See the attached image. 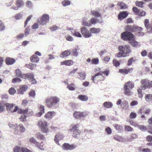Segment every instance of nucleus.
Wrapping results in <instances>:
<instances>
[{"instance_id": "58836bf2", "label": "nucleus", "mask_w": 152, "mask_h": 152, "mask_svg": "<svg viewBox=\"0 0 152 152\" xmlns=\"http://www.w3.org/2000/svg\"><path fill=\"white\" fill-rule=\"evenodd\" d=\"M136 58L135 57H132L130 58L128 61L127 65L129 66L131 65L133 62H135L136 60Z\"/></svg>"}, {"instance_id": "f03ea898", "label": "nucleus", "mask_w": 152, "mask_h": 152, "mask_svg": "<svg viewBox=\"0 0 152 152\" xmlns=\"http://www.w3.org/2000/svg\"><path fill=\"white\" fill-rule=\"evenodd\" d=\"M60 99L56 96H51L46 98L45 100L46 105L48 107L51 108L58 104Z\"/></svg>"}, {"instance_id": "bb28decb", "label": "nucleus", "mask_w": 152, "mask_h": 152, "mask_svg": "<svg viewBox=\"0 0 152 152\" xmlns=\"http://www.w3.org/2000/svg\"><path fill=\"white\" fill-rule=\"evenodd\" d=\"M24 2L22 0H17L16 1V5L19 8L23 7L24 5Z\"/></svg>"}, {"instance_id": "69168bd1", "label": "nucleus", "mask_w": 152, "mask_h": 152, "mask_svg": "<svg viewBox=\"0 0 152 152\" xmlns=\"http://www.w3.org/2000/svg\"><path fill=\"white\" fill-rule=\"evenodd\" d=\"M29 95L30 96L34 97L35 95V92L34 90H31L29 93Z\"/></svg>"}, {"instance_id": "c03bdc74", "label": "nucleus", "mask_w": 152, "mask_h": 152, "mask_svg": "<svg viewBox=\"0 0 152 152\" xmlns=\"http://www.w3.org/2000/svg\"><path fill=\"white\" fill-rule=\"evenodd\" d=\"M89 21L90 26L92 24H95L97 23V19L94 18H92Z\"/></svg>"}, {"instance_id": "f8f14e48", "label": "nucleus", "mask_w": 152, "mask_h": 152, "mask_svg": "<svg viewBox=\"0 0 152 152\" xmlns=\"http://www.w3.org/2000/svg\"><path fill=\"white\" fill-rule=\"evenodd\" d=\"M141 83L142 88L145 89L148 88H150V82L147 79H143L141 80Z\"/></svg>"}, {"instance_id": "13d9d810", "label": "nucleus", "mask_w": 152, "mask_h": 152, "mask_svg": "<svg viewBox=\"0 0 152 152\" xmlns=\"http://www.w3.org/2000/svg\"><path fill=\"white\" fill-rule=\"evenodd\" d=\"M43 142H42L40 143V144H38L37 145H35V146L36 147L38 148L39 149H40V150H44V149L43 148Z\"/></svg>"}, {"instance_id": "dca6fc26", "label": "nucleus", "mask_w": 152, "mask_h": 152, "mask_svg": "<svg viewBox=\"0 0 152 152\" xmlns=\"http://www.w3.org/2000/svg\"><path fill=\"white\" fill-rule=\"evenodd\" d=\"M73 61L71 60H66L61 62V65H65L67 66H70L73 64Z\"/></svg>"}, {"instance_id": "6ab92c4d", "label": "nucleus", "mask_w": 152, "mask_h": 152, "mask_svg": "<svg viewBox=\"0 0 152 152\" xmlns=\"http://www.w3.org/2000/svg\"><path fill=\"white\" fill-rule=\"evenodd\" d=\"M15 61V60L12 58L7 57L5 59V62L7 65H11L14 63Z\"/></svg>"}, {"instance_id": "0e129e2a", "label": "nucleus", "mask_w": 152, "mask_h": 152, "mask_svg": "<svg viewBox=\"0 0 152 152\" xmlns=\"http://www.w3.org/2000/svg\"><path fill=\"white\" fill-rule=\"evenodd\" d=\"M21 81V79L18 77H16L12 79V82L16 83L17 82H20Z\"/></svg>"}, {"instance_id": "f257e3e1", "label": "nucleus", "mask_w": 152, "mask_h": 152, "mask_svg": "<svg viewBox=\"0 0 152 152\" xmlns=\"http://www.w3.org/2000/svg\"><path fill=\"white\" fill-rule=\"evenodd\" d=\"M121 38L124 40L128 41L133 47H139V43L134 40V35L130 32L124 31L121 34Z\"/></svg>"}, {"instance_id": "ea45409f", "label": "nucleus", "mask_w": 152, "mask_h": 152, "mask_svg": "<svg viewBox=\"0 0 152 152\" xmlns=\"http://www.w3.org/2000/svg\"><path fill=\"white\" fill-rule=\"evenodd\" d=\"M118 4L120 7L121 9H125L127 8V6L125 4L122 2H119Z\"/></svg>"}, {"instance_id": "09e8293b", "label": "nucleus", "mask_w": 152, "mask_h": 152, "mask_svg": "<svg viewBox=\"0 0 152 152\" xmlns=\"http://www.w3.org/2000/svg\"><path fill=\"white\" fill-rule=\"evenodd\" d=\"M124 129L125 131L127 132H132L133 130V129L129 126H125Z\"/></svg>"}, {"instance_id": "aec40b11", "label": "nucleus", "mask_w": 152, "mask_h": 152, "mask_svg": "<svg viewBox=\"0 0 152 152\" xmlns=\"http://www.w3.org/2000/svg\"><path fill=\"white\" fill-rule=\"evenodd\" d=\"M44 106L42 105H40V107H39L38 109L39 111H40L36 115L38 117H39L41 116V115L45 112V108Z\"/></svg>"}, {"instance_id": "5fc2aeb1", "label": "nucleus", "mask_w": 152, "mask_h": 152, "mask_svg": "<svg viewBox=\"0 0 152 152\" xmlns=\"http://www.w3.org/2000/svg\"><path fill=\"white\" fill-rule=\"evenodd\" d=\"M21 152H32L31 151L28 149L27 148L23 147L21 148Z\"/></svg>"}, {"instance_id": "37998d69", "label": "nucleus", "mask_w": 152, "mask_h": 152, "mask_svg": "<svg viewBox=\"0 0 152 152\" xmlns=\"http://www.w3.org/2000/svg\"><path fill=\"white\" fill-rule=\"evenodd\" d=\"M29 141L31 143H33L35 144V145L39 144V142L33 137L31 138L29 140Z\"/></svg>"}, {"instance_id": "4d7b16f0", "label": "nucleus", "mask_w": 152, "mask_h": 152, "mask_svg": "<svg viewBox=\"0 0 152 152\" xmlns=\"http://www.w3.org/2000/svg\"><path fill=\"white\" fill-rule=\"evenodd\" d=\"M60 135L59 134H57L55 135V138H54V140L56 143L58 144H59V140L58 138H59Z\"/></svg>"}, {"instance_id": "6e6552de", "label": "nucleus", "mask_w": 152, "mask_h": 152, "mask_svg": "<svg viewBox=\"0 0 152 152\" xmlns=\"http://www.w3.org/2000/svg\"><path fill=\"white\" fill-rule=\"evenodd\" d=\"M88 114L86 112L75 111L73 114L74 117L77 118H84Z\"/></svg>"}, {"instance_id": "a878e982", "label": "nucleus", "mask_w": 152, "mask_h": 152, "mask_svg": "<svg viewBox=\"0 0 152 152\" xmlns=\"http://www.w3.org/2000/svg\"><path fill=\"white\" fill-rule=\"evenodd\" d=\"M100 29L99 28L93 27L90 29V31L93 34H97L100 31Z\"/></svg>"}, {"instance_id": "b1692460", "label": "nucleus", "mask_w": 152, "mask_h": 152, "mask_svg": "<svg viewBox=\"0 0 152 152\" xmlns=\"http://www.w3.org/2000/svg\"><path fill=\"white\" fill-rule=\"evenodd\" d=\"M55 113L54 111H50L45 114V117L46 118H50L55 115Z\"/></svg>"}, {"instance_id": "2eb2a0df", "label": "nucleus", "mask_w": 152, "mask_h": 152, "mask_svg": "<svg viewBox=\"0 0 152 152\" xmlns=\"http://www.w3.org/2000/svg\"><path fill=\"white\" fill-rule=\"evenodd\" d=\"M145 25L146 28L147 29L148 32L150 33L152 32V25L149 26V21L148 20L145 19L144 21Z\"/></svg>"}, {"instance_id": "e433bc0d", "label": "nucleus", "mask_w": 152, "mask_h": 152, "mask_svg": "<svg viewBox=\"0 0 152 152\" xmlns=\"http://www.w3.org/2000/svg\"><path fill=\"white\" fill-rule=\"evenodd\" d=\"M5 105L7 110V111H10L14 106V104L12 103H7L5 104Z\"/></svg>"}, {"instance_id": "4c0bfd02", "label": "nucleus", "mask_w": 152, "mask_h": 152, "mask_svg": "<svg viewBox=\"0 0 152 152\" xmlns=\"http://www.w3.org/2000/svg\"><path fill=\"white\" fill-rule=\"evenodd\" d=\"M113 126L117 131L119 132H121V131L122 129V127L121 125L118 124H115L113 125Z\"/></svg>"}, {"instance_id": "9d476101", "label": "nucleus", "mask_w": 152, "mask_h": 152, "mask_svg": "<svg viewBox=\"0 0 152 152\" xmlns=\"http://www.w3.org/2000/svg\"><path fill=\"white\" fill-rule=\"evenodd\" d=\"M81 32L83 36L86 38H88L92 36L90 31L86 27H82L81 28Z\"/></svg>"}, {"instance_id": "4be33fe9", "label": "nucleus", "mask_w": 152, "mask_h": 152, "mask_svg": "<svg viewBox=\"0 0 152 152\" xmlns=\"http://www.w3.org/2000/svg\"><path fill=\"white\" fill-rule=\"evenodd\" d=\"M148 122L149 124L148 126L149 132L152 134V117L148 119Z\"/></svg>"}, {"instance_id": "2f4dec72", "label": "nucleus", "mask_w": 152, "mask_h": 152, "mask_svg": "<svg viewBox=\"0 0 152 152\" xmlns=\"http://www.w3.org/2000/svg\"><path fill=\"white\" fill-rule=\"evenodd\" d=\"M78 98L82 101H86L88 99V97L86 95H80L78 96Z\"/></svg>"}, {"instance_id": "79ce46f5", "label": "nucleus", "mask_w": 152, "mask_h": 152, "mask_svg": "<svg viewBox=\"0 0 152 152\" xmlns=\"http://www.w3.org/2000/svg\"><path fill=\"white\" fill-rule=\"evenodd\" d=\"M113 63L114 66L116 67L119 66L120 65L119 62L116 59H114L113 60Z\"/></svg>"}, {"instance_id": "603ef678", "label": "nucleus", "mask_w": 152, "mask_h": 152, "mask_svg": "<svg viewBox=\"0 0 152 152\" xmlns=\"http://www.w3.org/2000/svg\"><path fill=\"white\" fill-rule=\"evenodd\" d=\"M72 34H73V35L79 37H81L82 36L78 32H77L75 31H74V32H72Z\"/></svg>"}, {"instance_id": "473e14b6", "label": "nucleus", "mask_w": 152, "mask_h": 152, "mask_svg": "<svg viewBox=\"0 0 152 152\" xmlns=\"http://www.w3.org/2000/svg\"><path fill=\"white\" fill-rule=\"evenodd\" d=\"M138 137L137 135L134 133L131 134L130 137L128 138V140L129 141H132L134 139L137 138Z\"/></svg>"}, {"instance_id": "bf43d9fd", "label": "nucleus", "mask_w": 152, "mask_h": 152, "mask_svg": "<svg viewBox=\"0 0 152 152\" xmlns=\"http://www.w3.org/2000/svg\"><path fill=\"white\" fill-rule=\"evenodd\" d=\"M120 52L117 53L115 55V56L117 57H124L123 55L122 51H121V49L119 50Z\"/></svg>"}, {"instance_id": "3c124183", "label": "nucleus", "mask_w": 152, "mask_h": 152, "mask_svg": "<svg viewBox=\"0 0 152 152\" xmlns=\"http://www.w3.org/2000/svg\"><path fill=\"white\" fill-rule=\"evenodd\" d=\"M79 75L81 80H84L86 77V74L85 73H79Z\"/></svg>"}, {"instance_id": "412c9836", "label": "nucleus", "mask_w": 152, "mask_h": 152, "mask_svg": "<svg viewBox=\"0 0 152 152\" xmlns=\"http://www.w3.org/2000/svg\"><path fill=\"white\" fill-rule=\"evenodd\" d=\"M121 51L122 52L123 55L124 57L127 56V54L131 52L129 48H121Z\"/></svg>"}, {"instance_id": "ddd939ff", "label": "nucleus", "mask_w": 152, "mask_h": 152, "mask_svg": "<svg viewBox=\"0 0 152 152\" xmlns=\"http://www.w3.org/2000/svg\"><path fill=\"white\" fill-rule=\"evenodd\" d=\"M133 71V68H129L120 69L119 70V72L122 74H127L129 73L132 72Z\"/></svg>"}, {"instance_id": "de8ad7c7", "label": "nucleus", "mask_w": 152, "mask_h": 152, "mask_svg": "<svg viewBox=\"0 0 152 152\" xmlns=\"http://www.w3.org/2000/svg\"><path fill=\"white\" fill-rule=\"evenodd\" d=\"M145 99L147 101H149L152 100V94H146L145 96Z\"/></svg>"}, {"instance_id": "c756f323", "label": "nucleus", "mask_w": 152, "mask_h": 152, "mask_svg": "<svg viewBox=\"0 0 152 152\" xmlns=\"http://www.w3.org/2000/svg\"><path fill=\"white\" fill-rule=\"evenodd\" d=\"M103 106L105 107L109 108L112 107L113 104L110 102H106L104 103Z\"/></svg>"}, {"instance_id": "72a5a7b5", "label": "nucleus", "mask_w": 152, "mask_h": 152, "mask_svg": "<svg viewBox=\"0 0 152 152\" xmlns=\"http://www.w3.org/2000/svg\"><path fill=\"white\" fill-rule=\"evenodd\" d=\"M36 137L38 139L40 140H44L45 137L40 132H38L36 134Z\"/></svg>"}, {"instance_id": "4468645a", "label": "nucleus", "mask_w": 152, "mask_h": 152, "mask_svg": "<svg viewBox=\"0 0 152 152\" xmlns=\"http://www.w3.org/2000/svg\"><path fill=\"white\" fill-rule=\"evenodd\" d=\"M128 14L126 11H123L121 12L118 15V19L122 20L126 18L128 16Z\"/></svg>"}, {"instance_id": "052dcab7", "label": "nucleus", "mask_w": 152, "mask_h": 152, "mask_svg": "<svg viewBox=\"0 0 152 152\" xmlns=\"http://www.w3.org/2000/svg\"><path fill=\"white\" fill-rule=\"evenodd\" d=\"M145 14V12L144 11H141L139 10L137 13V15L140 16H144Z\"/></svg>"}, {"instance_id": "680f3d73", "label": "nucleus", "mask_w": 152, "mask_h": 152, "mask_svg": "<svg viewBox=\"0 0 152 152\" xmlns=\"http://www.w3.org/2000/svg\"><path fill=\"white\" fill-rule=\"evenodd\" d=\"M21 148L19 146H16L15 147L13 150L14 152H20L21 151Z\"/></svg>"}, {"instance_id": "423d86ee", "label": "nucleus", "mask_w": 152, "mask_h": 152, "mask_svg": "<svg viewBox=\"0 0 152 152\" xmlns=\"http://www.w3.org/2000/svg\"><path fill=\"white\" fill-rule=\"evenodd\" d=\"M125 30L127 31L133 32L137 31H141L142 30V28L141 27L137 26L128 25L125 28Z\"/></svg>"}, {"instance_id": "c85d7f7f", "label": "nucleus", "mask_w": 152, "mask_h": 152, "mask_svg": "<svg viewBox=\"0 0 152 152\" xmlns=\"http://www.w3.org/2000/svg\"><path fill=\"white\" fill-rule=\"evenodd\" d=\"M91 15H93L94 16L96 17H101V13L98 12L93 10L91 11Z\"/></svg>"}, {"instance_id": "49530a36", "label": "nucleus", "mask_w": 152, "mask_h": 152, "mask_svg": "<svg viewBox=\"0 0 152 152\" xmlns=\"http://www.w3.org/2000/svg\"><path fill=\"white\" fill-rule=\"evenodd\" d=\"M99 60L98 58L93 59L91 61V64H97L99 63Z\"/></svg>"}, {"instance_id": "7ed1b4c3", "label": "nucleus", "mask_w": 152, "mask_h": 152, "mask_svg": "<svg viewBox=\"0 0 152 152\" xmlns=\"http://www.w3.org/2000/svg\"><path fill=\"white\" fill-rule=\"evenodd\" d=\"M134 87V85L132 82L129 81L126 83L124 87V94L127 95L129 96L131 94V92L129 89Z\"/></svg>"}, {"instance_id": "7c9ffc66", "label": "nucleus", "mask_w": 152, "mask_h": 152, "mask_svg": "<svg viewBox=\"0 0 152 152\" xmlns=\"http://www.w3.org/2000/svg\"><path fill=\"white\" fill-rule=\"evenodd\" d=\"M70 55V52L68 50H65L62 52L60 54V56L61 57L63 58L67 57Z\"/></svg>"}, {"instance_id": "a19ab883", "label": "nucleus", "mask_w": 152, "mask_h": 152, "mask_svg": "<svg viewBox=\"0 0 152 152\" xmlns=\"http://www.w3.org/2000/svg\"><path fill=\"white\" fill-rule=\"evenodd\" d=\"M28 111V109L26 108L25 109H20L18 110V113L20 114H26Z\"/></svg>"}, {"instance_id": "0eeeda50", "label": "nucleus", "mask_w": 152, "mask_h": 152, "mask_svg": "<svg viewBox=\"0 0 152 152\" xmlns=\"http://www.w3.org/2000/svg\"><path fill=\"white\" fill-rule=\"evenodd\" d=\"M91 79L94 83L96 80L98 81H103L104 80V77L102 75H101V72H99L94 75L92 76Z\"/></svg>"}, {"instance_id": "9b49d317", "label": "nucleus", "mask_w": 152, "mask_h": 152, "mask_svg": "<svg viewBox=\"0 0 152 152\" xmlns=\"http://www.w3.org/2000/svg\"><path fill=\"white\" fill-rule=\"evenodd\" d=\"M49 16L47 14H44L41 18V20L39 23L42 25H45L49 20Z\"/></svg>"}, {"instance_id": "39448f33", "label": "nucleus", "mask_w": 152, "mask_h": 152, "mask_svg": "<svg viewBox=\"0 0 152 152\" xmlns=\"http://www.w3.org/2000/svg\"><path fill=\"white\" fill-rule=\"evenodd\" d=\"M79 126L78 124L74 125L70 129V131L73 132L72 136L74 137L77 138V135L79 134L80 132V130L78 129Z\"/></svg>"}, {"instance_id": "864d4df0", "label": "nucleus", "mask_w": 152, "mask_h": 152, "mask_svg": "<svg viewBox=\"0 0 152 152\" xmlns=\"http://www.w3.org/2000/svg\"><path fill=\"white\" fill-rule=\"evenodd\" d=\"M70 4V1L69 0H65L62 2V4L64 6L69 5Z\"/></svg>"}, {"instance_id": "20e7f679", "label": "nucleus", "mask_w": 152, "mask_h": 152, "mask_svg": "<svg viewBox=\"0 0 152 152\" xmlns=\"http://www.w3.org/2000/svg\"><path fill=\"white\" fill-rule=\"evenodd\" d=\"M38 125L41 129V131L44 133H47L48 132L47 123L45 121H39Z\"/></svg>"}, {"instance_id": "338daca9", "label": "nucleus", "mask_w": 152, "mask_h": 152, "mask_svg": "<svg viewBox=\"0 0 152 152\" xmlns=\"http://www.w3.org/2000/svg\"><path fill=\"white\" fill-rule=\"evenodd\" d=\"M20 119L21 121H26V116L24 115H22L21 116Z\"/></svg>"}, {"instance_id": "5701e85b", "label": "nucleus", "mask_w": 152, "mask_h": 152, "mask_svg": "<svg viewBox=\"0 0 152 152\" xmlns=\"http://www.w3.org/2000/svg\"><path fill=\"white\" fill-rule=\"evenodd\" d=\"M33 77V74L31 73H28L27 74H23L21 78L26 79L27 78L30 79Z\"/></svg>"}, {"instance_id": "393cba45", "label": "nucleus", "mask_w": 152, "mask_h": 152, "mask_svg": "<svg viewBox=\"0 0 152 152\" xmlns=\"http://www.w3.org/2000/svg\"><path fill=\"white\" fill-rule=\"evenodd\" d=\"M37 65L33 64L32 63H29L28 64H27L25 65V66L29 68L31 70H33L34 68L36 67Z\"/></svg>"}, {"instance_id": "e2e57ef3", "label": "nucleus", "mask_w": 152, "mask_h": 152, "mask_svg": "<svg viewBox=\"0 0 152 152\" xmlns=\"http://www.w3.org/2000/svg\"><path fill=\"white\" fill-rule=\"evenodd\" d=\"M22 16V14L21 13H19L16 14L15 16V18L16 20L20 19Z\"/></svg>"}, {"instance_id": "774afa93", "label": "nucleus", "mask_w": 152, "mask_h": 152, "mask_svg": "<svg viewBox=\"0 0 152 152\" xmlns=\"http://www.w3.org/2000/svg\"><path fill=\"white\" fill-rule=\"evenodd\" d=\"M139 128L142 131H145L147 130V128L143 125H140L138 126Z\"/></svg>"}, {"instance_id": "cd10ccee", "label": "nucleus", "mask_w": 152, "mask_h": 152, "mask_svg": "<svg viewBox=\"0 0 152 152\" xmlns=\"http://www.w3.org/2000/svg\"><path fill=\"white\" fill-rule=\"evenodd\" d=\"M5 103L3 101L0 102V113L5 110Z\"/></svg>"}, {"instance_id": "6e6d98bb", "label": "nucleus", "mask_w": 152, "mask_h": 152, "mask_svg": "<svg viewBox=\"0 0 152 152\" xmlns=\"http://www.w3.org/2000/svg\"><path fill=\"white\" fill-rule=\"evenodd\" d=\"M137 116V114L134 112H131L129 115L130 118L131 119H134Z\"/></svg>"}, {"instance_id": "a18cd8bd", "label": "nucleus", "mask_w": 152, "mask_h": 152, "mask_svg": "<svg viewBox=\"0 0 152 152\" xmlns=\"http://www.w3.org/2000/svg\"><path fill=\"white\" fill-rule=\"evenodd\" d=\"M16 92V91L14 88H11L9 90V93L11 95H14Z\"/></svg>"}, {"instance_id": "1a4fd4ad", "label": "nucleus", "mask_w": 152, "mask_h": 152, "mask_svg": "<svg viewBox=\"0 0 152 152\" xmlns=\"http://www.w3.org/2000/svg\"><path fill=\"white\" fill-rule=\"evenodd\" d=\"M63 150H72L77 147V145L74 144L70 145L69 143H65L62 145Z\"/></svg>"}, {"instance_id": "a211bd4d", "label": "nucleus", "mask_w": 152, "mask_h": 152, "mask_svg": "<svg viewBox=\"0 0 152 152\" xmlns=\"http://www.w3.org/2000/svg\"><path fill=\"white\" fill-rule=\"evenodd\" d=\"M39 60V58L36 55H33L30 57V60L31 62L34 63L38 62Z\"/></svg>"}, {"instance_id": "c9c22d12", "label": "nucleus", "mask_w": 152, "mask_h": 152, "mask_svg": "<svg viewBox=\"0 0 152 152\" xmlns=\"http://www.w3.org/2000/svg\"><path fill=\"white\" fill-rule=\"evenodd\" d=\"M16 75L17 77L21 78L23 74L22 73L21 71L19 69H17L15 71Z\"/></svg>"}, {"instance_id": "f3484780", "label": "nucleus", "mask_w": 152, "mask_h": 152, "mask_svg": "<svg viewBox=\"0 0 152 152\" xmlns=\"http://www.w3.org/2000/svg\"><path fill=\"white\" fill-rule=\"evenodd\" d=\"M28 86L26 85H21L20 87V88L18 90V93L21 94L23 93V92L26 91L28 89Z\"/></svg>"}, {"instance_id": "f704fd0d", "label": "nucleus", "mask_w": 152, "mask_h": 152, "mask_svg": "<svg viewBox=\"0 0 152 152\" xmlns=\"http://www.w3.org/2000/svg\"><path fill=\"white\" fill-rule=\"evenodd\" d=\"M76 86L73 83H71L70 84H68L67 88L70 91L74 90L75 89Z\"/></svg>"}, {"instance_id": "8fccbe9b", "label": "nucleus", "mask_w": 152, "mask_h": 152, "mask_svg": "<svg viewBox=\"0 0 152 152\" xmlns=\"http://www.w3.org/2000/svg\"><path fill=\"white\" fill-rule=\"evenodd\" d=\"M136 5L137 6L139 7H140L142 8L143 7V5L144 2L142 1H136L135 3Z\"/></svg>"}]
</instances>
